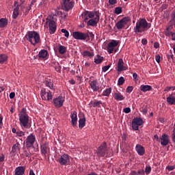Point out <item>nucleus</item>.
Here are the masks:
<instances>
[{"mask_svg":"<svg viewBox=\"0 0 175 175\" xmlns=\"http://www.w3.org/2000/svg\"><path fill=\"white\" fill-rule=\"evenodd\" d=\"M19 125L21 128L25 129H29L31 128V122H29V116L27 113V110L23 108L18 113Z\"/></svg>","mask_w":175,"mask_h":175,"instance_id":"nucleus-1","label":"nucleus"},{"mask_svg":"<svg viewBox=\"0 0 175 175\" xmlns=\"http://www.w3.org/2000/svg\"><path fill=\"white\" fill-rule=\"evenodd\" d=\"M150 28L151 23H148L146 18H139L134 27V32H135V33H143V32L148 31Z\"/></svg>","mask_w":175,"mask_h":175,"instance_id":"nucleus-2","label":"nucleus"},{"mask_svg":"<svg viewBox=\"0 0 175 175\" xmlns=\"http://www.w3.org/2000/svg\"><path fill=\"white\" fill-rule=\"evenodd\" d=\"M25 39L33 46H36L40 42V35L35 31H29L25 36Z\"/></svg>","mask_w":175,"mask_h":175,"instance_id":"nucleus-3","label":"nucleus"},{"mask_svg":"<svg viewBox=\"0 0 175 175\" xmlns=\"http://www.w3.org/2000/svg\"><path fill=\"white\" fill-rule=\"evenodd\" d=\"M55 21H57V19L55 18L53 16H49L46 18L44 27H46V25H48L49 28V33H51V35L55 33V31H57V23H55Z\"/></svg>","mask_w":175,"mask_h":175,"instance_id":"nucleus-4","label":"nucleus"},{"mask_svg":"<svg viewBox=\"0 0 175 175\" xmlns=\"http://www.w3.org/2000/svg\"><path fill=\"white\" fill-rule=\"evenodd\" d=\"M107 143L106 142H103L100 146L97 148L96 154L99 157H103L107 154Z\"/></svg>","mask_w":175,"mask_h":175,"instance_id":"nucleus-5","label":"nucleus"},{"mask_svg":"<svg viewBox=\"0 0 175 175\" xmlns=\"http://www.w3.org/2000/svg\"><path fill=\"white\" fill-rule=\"evenodd\" d=\"M62 9L65 12H69L72 10L75 6V1L72 0H62L61 2Z\"/></svg>","mask_w":175,"mask_h":175,"instance_id":"nucleus-6","label":"nucleus"},{"mask_svg":"<svg viewBox=\"0 0 175 175\" xmlns=\"http://www.w3.org/2000/svg\"><path fill=\"white\" fill-rule=\"evenodd\" d=\"M131 21V18L129 16L123 17L120 21H118L115 27H116L117 29H124L128 23Z\"/></svg>","mask_w":175,"mask_h":175,"instance_id":"nucleus-7","label":"nucleus"},{"mask_svg":"<svg viewBox=\"0 0 175 175\" xmlns=\"http://www.w3.org/2000/svg\"><path fill=\"white\" fill-rule=\"evenodd\" d=\"M26 148L29 150V148H33V144L36 142V137L33 133H31L29 135L27 136L26 138Z\"/></svg>","mask_w":175,"mask_h":175,"instance_id":"nucleus-8","label":"nucleus"},{"mask_svg":"<svg viewBox=\"0 0 175 175\" xmlns=\"http://www.w3.org/2000/svg\"><path fill=\"white\" fill-rule=\"evenodd\" d=\"M119 44L120 42L118 40H112L107 44V53H109V54H113V52L116 53L117 51V49H115V47H117Z\"/></svg>","mask_w":175,"mask_h":175,"instance_id":"nucleus-9","label":"nucleus"},{"mask_svg":"<svg viewBox=\"0 0 175 175\" xmlns=\"http://www.w3.org/2000/svg\"><path fill=\"white\" fill-rule=\"evenodd\" d=\"M57 162L61 165V166H66L69 165L70 162V158L69 154H64L58 159Z\"/></svg>","mask_w":175,"mask_h":175,"instance_id":"nucleus-10","label":"nucleus"},{"mask_svg":"<svg viewBox=\"0 0 175 175\" xmlns=\"http://www.w3.org/2000/svg\"><path fill=\"white\" fill-rule=\"evenodd\" d=\"M64 102H65V97L62 96H59L58 97L54 98L53 99L52 103L57 109L62 107L64 106Z\"/></svg>","mask_w":175,"mask_h":175,"instance_id":"nucleus-11","label":"nucleus"},{"mask_svg":"<svg viewBox=\"0 0 175 175\" xmlns=\"http://www.w3.org/2000/svg\"><path fill=\"white\" fill-rule=\"evenodd\" d=\"M40 96L43 100H52L53 94L51 92H46V89H42L40 91Z\"/></svg>","mask_w":175,"mask_h":175,"instance_id":"nucleus-12","label":"nucleus"},{"mask_svg":"<svg viewBox=\"0 0 175 175\" xmlns=\"http://www.w3.org/2000/svg\"><path fill=\"white\" fill-rule=\"evenodd\" d=\"M72 38L77 40H85L88 38V34L80 31L72 32Z\"/></svg>","mask_w":175,"mask_h":175,"instance_id":"nucleus-13","label":"nucleus"},{"mask_svg":"<svg viewBox=\"0 0 175 175\" xmlns=\"http://www.w3.org/2000/svg\"><path fill=\"white\" fill-rule=\"evenodd\" d=\"M99 14H96V16L94 18H92L88 21V25H90V27H95V25L99 23Z\"/></svg>","mask_w":175,"mask_h":175,"instance_id":"nucleus-14","label":"nucleus"},{"mask_svg":"<svg viewBox=\"0 0 175 175\" xmlns=\"http://www.w3.org/2000/svg\"><path fill=\"white\" fill-rule=\"evenodd\" d=\"M70 118L71 124L73 127L76 126L77 125V112L76 111L71 112Z\"/></svg>","mask_w":175,"mask_h":175,"instance_id":"nucleus-15","label":"nucleus"},{"mask_svg":"<svg viewBox=\"0 0 175 175\" xmlns=\"http://www.w3.org/2000/svg\"><path fill=\"white\" fill-rule=\"evenodd\" d=\"M135 150L137 152L138 155H140L141 157L146 154V149L144 148V146L140 144L136 145Z\"/></svg>","mask_w":175,"mask_h":175,"instance_id":"nucleus-16","label":"nucleus"},{"mask_svg":"<svg viewBox=\"0 0 175 175\" xmlns=\"http://www.w3.org/2000/svg\"><path fill=\"white\" fill-rule=\"evenodd\" d=\"M161 146H165L169 144V135L167 134H163L161 137Z\"/></svg>","mask_w":175,"mask_h":175,"instance_id":"nucleus-17","label":"nucleus"},{"mask_svg":"<svg viewBox=\"0 0 175 175\" xmlns=\"http://www.w3.org/2000/svg\"><path fill=\"white\" fill-rule=\"evenodd\" d=\"M90 87L92 90L94 92L96 91H99V86L98 85V81L97 80H94L90 82Z\"/></svg>","mask_w":175,"mask_h":175,"instance_id":"nucleus-18","label":"nucleus"},{"mask_svg":"<svg viewBox=\"0 0 175 175\" xmlns=\"http://www.w3.org/2000/svg\"><path fill=\"white\" fill-rule=\"evenodd\" d=\"M173 27H174V25L168 23V25L167 26L165 30L164 31V33L165 36H172V34L173 33L172 31H170L171 29H173Z\"/></svg>","mask_w":175,"mask_h":175,"instance_id":"nucleus-19","label":"nucleus"},{"mask_svg":"<svg viewBox=\"0 0 175 175\" xmlns=\"http://www.w3.org/2000/svg\"><path fill=\"white\" fill-rule=\"evenodd\" d=\"M49 148V142H45L44 144H42L40 146V151L42 155H46L47 154V150Z\"/></svg>","mask_w":175,"mask_h":175,"instance_id":"nucleus-20","label":"nucleus"},{"mask_svg":"<svg viewBox=\"0 0 175 175\" xmlns=\"http://www.w3.org/2000/svg\"><path fill=\"white\" fill-rule=\"evenodd\" d=\"M123 70H126V67L124 66V60L119 59L118 62V72H122Z\"/></svg>","mask_w":175,"mask_h":175,"instance_id":"nucleus-21","label":"nucleus"},{"mask_svg":"<svg viewBox=\"0 0 175 175\" xmlns=\"http://www.w3.org/2000/svg\"><path fill=\"white\" fill-rule=\"evenodd\" d=\"M81 55L83 57V58H87L88 57L89 58H92L95 54H94V52H90L89 51H84L83 52L81 53Z\"/></svg>","mask_w":175,"mask_h":175,"instance_id":"nucleus-22","label":"nucleus"},{"mask_svg":"<svg viewBox=\"0 0 175 175\" xmlns=\"http://www.w3.org/2000/svg\"><path fill=\"white\" fill-rule=\"evenodd\" d=\"M20 6H21V4L17 5L13 10L12 18H14V20H16V18L18 17V10H20Z\"/></svg>","mask_w":175,"mask_h":175,"instance_id":"nucleus-23","label":"nucleus"},{"mask_svg":"<svg viewBox=\"0 0 175 175\" xmlns=\"http://www.w3.org/2000/svg\"><path fill=\"white\" fill-rule=\"evenodd\" d=\"M139 88L142 92H147V91L152 90V87L150 85H142Z\"/></svg>","mask_w":175,"mask_h":175,"instance_id":"nucleus-24","label":"nucleus"},{"mask_svg":"<svg viewBox=\"0 0 175 175\" xmlns=\"http://www.w3.org/2000/svg\"><path fill=\"white\" fill-rule=\"evenodd\" d=\"M166 101L171 106L175 105V97L172 94L166 98Z\"/></svg>","mask_w":175,"mask_h":175,"instance_id":"nucleus-25","label":"nucleus"},{"mask_svg":"<svg viewBox=\"0 0 175 175\" xmlns=\"http://www.w3.org/2000/svg\"><path fill=\"white\" fill-rule=\"evenodd\" d=\"M113 98L115 100H124V99H125V97H124L122 94L118 92L114 93Z\"/></svg>","mask_w":175,"mask_h":175,"instance_id":"nucleus-26","label":"nucleus"},{"mask_svg":"<svg viewBox=\"0 0 175 175\" xmlns=\"http://www.w3.org/2000/svg\"><path fill=\"white\" fill-rule=\"evenodd\" d=\"M47 54H49L47 50L42 49L38 53V57L39 58H46V57H47Z\"/></svg>","mask_w":175,"mask_h":175,"instance_id":"nucleus-27","label":"nucleus"},{"mask_svg":"<svg viewBox=\"0 0 175 175\" xmlns=\"http://www.w3.org/2000/svg\"><path fill=\"white\" fill-rule=\"evenodd\" d=\"M102 62H103V57L97 55L95 57H94V63L96 64L97 65L99 64H102Z\"/></svg>","mask_w":175,"mask_h":175,"instance_id":"nucleus-28","label":"nucleus"},{"mask_svg":"<svg viewBox=\"0 0 175 175\" xmlns=\"http://www.w3.org/2000/svg\"><path fill=\"white\" fill-rule=\"evenodd\" d=\"M85 126V117L80 118L79 120V127L83 129Z\"/></svg>","mask_w":175,"mask_h":175,"instance_id":"nucleus-29","label":"nucleus"},{"mask_svg":"<svg viewBox=\"0 0 175 175\" xmlns=\"http://www.w3.org/2000/svg\"><path fill=\"white\" fill-rule=\"evenodd\" d=\"M8 25V19L7 18H1L0 19V28H5Z\"/></svg>","mask_w":175,"mask_h":175,"instance_id":"nucleus-30","label":"nucleus"},{"mask_svg":"<svg viewBox=\"0 0 175 175\" xmlns=\"http://www.w3.org/2000/svg\"><path fill=\"white\" fill-rule=\"evenodd\" d=\"M110 94H111V88H107L104 90L101 96H110Z\"/></svg>","mask_w":175,"mask_h":175,"instance_id":"nucleus-31","label":"nucleus"},{"mask_svg":"<svg viewBox=\"0 0 175 175\" xmlns=\"http://www.w3.org/2000/svg\"><path fill=\"white\" fill-rule=\"evenodd\" d=\"M53 68L58 73H61V66L59 65V63L58 62H54L53 63Z\"/></svg>","mask_w":175,"mask_h":175,"instance_id":"nucleus-32","label":"nucleus"},{"mask_svg":"<svg viewBox=\"0 0 175 175\" xmlns=\"http://www.w3.org/2000/svg\"><path fill=\"white\" fill-rule=\"evenodd\" d=\"M58 51L59 54H65L66 53V47L64 45H59L58 48Z\"/></svg>","mask_w":175,"mask_h":175,"instance_id":"nucleus-33","label":"nucleus"},{"mask_svg":"<svg viewBox=\"0 0 175 175\" xmlns=\"http://www.w3.org/2000/svg\"><path fill=\"white\" fill-rule=\"evenodd\" d=\"M133 121L135 122L139 126L143 124V120L140 118H135Z\"/></svg>","mask_w":175,"mask_h":175,"instance_id":"nucleus-34","label":"nucleus"},{"mask_svg":"<svg viewBox=\"0 0 175 175\" xmlns=\"http://www.w3.org/2000/svg\"><path fill=\"white\" fill-rule=\"evenodd\" d=\"M17 150H20V143H18V142H16L15 144H14L12 146V152H16V151H17Z\"/></svg>","mask_w":175,"mask_h":175,"instance_id":"nucleus-35","label":"nucleus"},{"mask_svg":"<svg viewBox=\"0 0 175 175\" xmlns=\"http://www.w3.org/2000/svg\"><path fill=\"white\" fill-rule=\"evenodd\" d=\"M5 61H8V55L5 54L0 55V64H3Z\"/></svg>","mask_w":175,"mask_h":175,"instance_id":"nucleus-36","label":"nucleus"},{"mask_svg":"<svg viewBox=\"0 0 175 175\" xmlns=\"http://www.w3.org/2000/svg\"><path fill=\"white\" fill-rule=\"evenodd\" d=\"M45 85L46 87H49V88H50L51 90H53V82H51V81L49 79H46L45 81Z\"/></svg>","mask_w":175,"mask_h":175,"instance_id":"nucleus-37","label":"nucleus"},{"mask_svg":"<svg viewBox=\"0 0 175 175\" xmlns=\"http://www.w3.org/2000/svg\"><path fill=\"white\" fill-rule=\"evenodd\" d=\"M122 13V8L121 7H116L115 8V14H121Z\"/></svg>","mask_w":175,"mask_h":175,"instance_id":"nucleus-38","label":"nucleus"},{"mask_svg":"<svg viewBox=\"0 0 175 175\" xmlns=\"http://www.w3.org/2000/svg\"><path fill=\"white\" fill-rule=\"evenodd\" d=\"M125 83V79H124V77H120L118 81V85H122Z\"/></svg>","mask_w":175,"mask_h":175,"instance_id":"nucleus-39","label":"nucleus"},{"mask_svg":"<svg viewBox=\"0 0 175 175\" xmlns=\"http://www.w3.org/2000/svg\"><path fill=\"white\" fill-rule=\"evenodd\" d=\"M16 136L18 137H23V136H25V132L18 130L16 133Z\"/></svg>","mask_w":175,"mask_h":175,"instance_id":"nucleus-40","label":"nucleus"},{"mask_svg":"<svg viewBox=\"0 0 175 175\" xmlns=\"http://www.w3.org/2000/svg\"><path fill=\"white\" fill-rule=\"evenodd\" d=\"M96 14H98V12H94L89 11L88 16L89 18H94V17L96 16Z\"/></svg>","mask_w":175,"mask_h":175,"instance_id":"nucleus-41","label":"nucleus"},{"mask_svg":"<svg viewBox=\"0 0 175 175\" xmlns=\"http://www.w3.org/2000/svg\"><path fill=\"white\" fill-rule=\"evenodd\" d=\"M132 128L133 131H139V126L133 120L132 121Z\"/></svg>","mask_w":175,"mask_h":175,"instance_id":"nucleus-42","label":"nucleus"},{"mask_svg":"<svg viewBox=\"0 0 175 175\" xmlns=\"http://www.w3.org/2000/svg\"><path fill=\"white\" fill-rule=\"evenodd\" d=\"M146 175H148L151 173V166H146L144 171Z\"/></svg>","mask_w":175,"mask_h":175,"instance_id":"nucleus-43","label":"nucleus"},{"mask_svg":"<svg viewBox=\"0 0 175 175\" xmlns=\"http://www.w3.org/2000/svg\"><path fill=\"white\" fill-rule=\"evenodd\" d=\"M100 105H102V101H95L93 103V107H100Z\"/></svg>","mask_w":175,"mask_h":175,"instance_id":"nucleus-44","label":"nucleus"},{"mask_svg":"<svg viewBox=\"0 0 175 175\" xmlns=\"http://www.w3.org/2000/svg\"><path fill=\"white\" fill-rule=\"evenodd\" d=\"M62 33H64V36H66V38H67V39L69 38V31H68V30H66V29H62Z\"/></svg>","mask_w":175,"mask_h":175,"instance_id":"nucleus-45","label":"nucleus"},{"mask_svg":"<svg viewBox=\"0 0 175 175\" xmlns=\"http://www.w3.org/2000/svg\"><path fill=\"white\" fill-rule=\"evenodd\" d=\"M175 91V86H167L164 91Z\"/></svg>","mask_w":175,"mask_h":175,"instance_id":"nucleus-46","label":"nucleus"},{"mask_svg":"<svg viewBox=\"0 0 175 175\" xmlns=\"http://www.w3.org/2000/svg\"><path fill=\"white\" fill-rule=\"evenodd\" d=\"M133 91V86H128L126 89V92L131 94Z\"/></svg>","mask_w":175,"mask_h":175,"instance_id":"nucleus-47","label":"nucleus"},{"mask_svg":"<svg viewBox=\"0 0 175 175\" xmlns=\"http://www.w3.org/2000/svg\"><path fill=\"white\" fill-rule=\"evenodd\" d=\"M141 111H142V114L146 116L147 114V113H148V109H147V107L142 108Z\"/></svg>","mask_w":175,"mask_h":175,"instance_id":"nucleus-48","label":"nucleus"},{"mask_svg":"<svg viewBox=\"0 0 175 175\" xmlns=\"http://www.w3.org/2000/svg\"><path fill=\"white\" fill-rule=\"evenodd\" d=\"M111 65H108V66H105L104 67H103L102 70L103 72H107V70H109V69L110 68Z\"/></svg>","mask_w":175,"mask_h":175,"instance_id":"nucleus-49","label":"nucleus"},{"mask_svg":"<svg viewBox=\"0 0 175 175\" xmlns=\"http://www.w3.org/2000/svg\"><path fill=\"white\" fill-rule=\"evenodd\" d=\"M85 34H88V37L87 38H91V39H94L95 35H94V33L92 32H88V33H85Z\"/></svg>","mask_w":175,"mask_h":175,"instance_id":"nucleus-50","label":"nucleus"},{"mask_svg":"<svg viewBox=\"0 0 175 175\" xmlns=\"http://www.w3.org/2000/svg\"><path fill=\"white\" fill-rule=\"evenodd\" d=\"M124 113H126V114H128L131 113V108L130 107H126L123 109Z\"/></svg>","mask_w":175,"mask_h":175,"instance_id":"nucleus-51","label":"nucleus"},{"mask_svg":"<svg viewBox=\"0 0 175 175\" xmlns=\"http://www.w3.org/2000/svg\"><path fill=\"white\" fill-rule=\"evenodd\" d=\"M155 59H156V62H157V64H159L161 62V55H157L155 56Z\"/></svg>","mask_w":175,"mask_h":175,"instance_id":"nucleus-52","label":"nucleus"},{"mask_svg":"<svg viewBox=\"0 0 175 175\" xmlns=\"http://www.w3.org/2000/svg\"><path fill=\"white\" fill-rule=\"evenodd\" d=\"M166 169H167V170H170V171L174 170L175 165H168L167 166Z\"/></svg>","mask_w":175,"mask_h":175,"instance_id":"nucleus-53","label":"nucleus"},{"mask_svg":"<svg viewBox=\"0 0 175 175\" xmlns=\"http://www.w3.org/2000/svg\"><path fill=\"white\" fill-rule=\"evenodd\" d=\"M3 120V117H2L0 115V129H2V126L3 125V122H2Z\"/></svg>","mask_w":175,"mask_h":175,"instance_id":"nucleus-54","label":"nucleus"},{"mask_svg":"<svg viewBox=\"0 0 175 175\" xmlns=\"http://www.w3.org/2000/svg\"><path fill=\"white\" fill-rule=\"evenodd\" d=\"M60 14L62 16V18L65 20L68 17V14H64L62 12H60Z\"/></svg>","mask_w":175,"mask_h":175,"instance_id":"nucleus-55","label":"nucleus"},{"mask_svg":"<svg viewBox=\"0 0 175 175\" xmlns=\"http://www.w3.org/2000/svg\"><path fill=\"white\" fill-rule=\"evenodd\" d=\"M109 5H116L117 3V0H109Z\"/></svg>","mask_w":175,"mask_h":175,"instance_id":"nucleus-56","label":"nucleus"},{"mask_svg":"<svg viewBox=\"0 0 175 175\" xmlns=\"http://www.w3.org/2000/svg\"><path fill=\"white\" fill-rule=\"evenodd\" d=\"M5 161V155L3 154H0V162H3Z\"/></svg>","mask_w":175,"mask_h":175,"instance_id":"nucleus-57","label":"nucleus"},{"mask_svg":"<svg viewBox=\"0 0 175 175\" xmlns=\"http://www.w3.org/2000/svg\"><path fill=\"white\" fill-rule=\"evenodd\" d=\"M137 173H138L139 175H144V174H145L144 170H139L137 171Z\"/></svg>","mask_w":175,"mask_h":175,"instance_id":"nucleus-58","label":"nucleus"},{"mask_svg":"<svg viewBox=\"0 0 175 175\" xmlns=\"http://www.w3.org/2000/svg\"><path fill=\"white\" fill-rule=\"evenodd\" d=\"M31 155H32V154L30 153V152H25V156L27 158H30Z\"/></svg>","mask_w":175,"mask_h":175,"instance_id":"nucleus-59","label":"nucleus"},{"mask_svg":"<svg viewBox=\"0 0 175 175\" xmlns=\"http://www.w3.org/2000/svg\"><path fill=\"white\" fill-rule=\"evenodd\" d=\"M14 96H16V93H14V92H11V93L10 94V99H13V98H14Z\"/></svg>","mask_w":175,"mask_h":175,"instance_id":"nucleus-60","label":"nucleus"},{"mask_svg":"<svg viewBox=\"0 0 175 175\" xmlns=\"http://www.w3.org/2000/svg\"><path fill=\"white\" fill-rule=\"evenodd\" d=\"M153 46L154 49H159V42H154Z\"/></svg>","mask_w":175,"mask_h":175,"instance_id":"nucleus-61","label":"nucleus"},{"mask_svg":"<svg viewBox=\"0 0 175 175\" xmlns=\"http://www.w3.org/2000/svg\"><path fill=\"white\" fill-rule=\"evenodd\" d=\"M142 43L144 46H146V44H147V40L146 38H143L142 40Z\"/></svg>","mask_w":175,"mask_h":175,"instance_id":"nucleus-62","label":"nucleus"},{"mask_svg":"<svg viewBox=\"0 0 175 175\" xmlns=\"http://www.w3.org/2000/svg\"><path fill=\"white\" fill-rule=\"evenodd\" d=\"M172 142L175 144V131L172 133Z\"/></svg>","mask_w":175,"mask_h":175,"instance_id":"nucleus-63","label":"nucleus"},{"mask_svg":"<svg viewBox=\"0 0 175 175\" xmlns=\"http://www.w3.org/2000/svg\"><path fill=\"white\" fill-rule=\"evenodd\" d=\"M171 36H172V40H175V33H172V34H171Z\"/></svg>","mask_w":175,"mask_h":175,"instance_id":"nucleus-64","label":"nucleus"}]
</instances>
